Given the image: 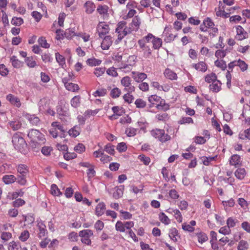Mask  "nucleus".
<instances>
[{
  "mask_svg": "<svg viewBox=\"0 0 250 250\" xmlns=\"http://www.w3.org/2000/svg\"><path fill=\"white\" fill-rule=\"evenodd\" d=\"M84 7L85 12L89 14L92 13L96 8L94 3L90 1H86L84 4Z\"/></svg>",
  "mask_w": 250,
  "mask_h": 250,
  "instance_id": "a211bd4d",
  "label": "nucleus"
},
{
  "mask_svg": "<svg viewBox=\"0 0 250 250\" xmlns=\"http://www.w3.org/2000/svg\"><path fill=\"white\" fill-rule=\"evenodd\" d=\"M98 112V111L97 110H87L85 111L83 116L79 115L78 117V119L80 120L81 119H83L82 124H84L85 120L89 118L91 116H94Z\"/></svg>",
  "mask_w": 250,
  "mask_h": 250,
  "instance_id": "ddd939ff",
  "label": "nucleus"
},
{
  "mask_svg": "<svg viewBox=\"0 0 250 250\" xmlns=\"http://www.w3.org/2000/svg\"><path fill=\"white\" fill-rule=\"evenodd\" d=\"M17 170L20 174L21 175L27 176L29 173L28 167L25 165H19Z\"/></svg>",
  "mask_w": 250,
  "mask_h": 250,
  "instance_id": "c85d7f7f",
  "label": "nucleus"
},
{
  "mask_svg": "<svg viewBox=\"0 0 250 250\" xmlns=\"http://www.w3.org/2000/svg\"><path fill=\"white\" fill-rule=\"evenodd\" d=\"M116 230L120 232H125V230L124 224L121 221H118L115 225Z\"/></svg>",
  "mask_w": 250,
  "mask_h": 250,
  "instance_id": "052dcab7",
  "label": "nucleus"
},
{
  "mask_svg": "<svg viewBox=\"0 0 250 250\" xmlns=\"http://www.w3.org/2000/svg\"><path fill=\"white\" fill-rule=\"evenodd\" d=\"M197 236L199 243L202 244L208 240L207 234L203 232H200L197 234Z\"/></svg>",
  "mask_w": 250,
  "mask_h": 250,
  "instance_id": "3c124183",
  "label": "nucleus"
},
{
  "mask_svg": "<svg viewBox=\"0 0 250 250\" xmlns=\"http://www.w3.org/2000/svg\"><path fill=\"white\" fill-rule=\"evenodd\" d=\"M126 22L122 21L117 24L115 32L118 33V40L121 41L127 34L131 33L129 27L126 26Z\"/></svg>",
  "mask_w": 250,
  "mask_h": 250,
  "instance_id": "7ed1b4c3",
  "label": "nucleus"
},
{
  "mask_svg": "<svg viewBox=\"0 0 250 250\" xmlns=\"http://www.w3.org/2000/svg\"><path fill=\"white\" fill-rule=\"evenodd\" d=\"M239 137L241 139H248L250 140V128L245 130L243 133H240Z\"/></svg>",
  "mask_w": 250,
  "mask_h": 250,
  "instance_id": "4d7b16f0",
  "label": "nucleus"
},
{
  "mask_svg": "<svg viewBox=\"0 0 250 250\" xmlns=\"http://www.w3.org/2000/svg\"><path fill=\"white\" fill-rule=\"evenodd\" d=\"M93 235V232L90 229H83L79 232V236L82 238L81 242L88 246L91 244V240L90 238Z\"/></svg>",
  "mask_w": 250,
  "mask_h": 250,
  "instance_id": "423d86ee",
  "label": "nucleus"
},
{
  "mask_svg": "<svg viewBox=\"0 0 250 250\" xmlns=\"http://www.w3.org/2000/svg\"><path fill=\"white\" fill-rule=\"evenodd\" d=\"M42 59L45 62H51L53 61V58L49 53H44L42 55Z\"/></svg>",
  "mask_w": 250,
  "mask_h": 250,
  "instance_id": "680f3d73",
  "label": "nucleus"
},
{
  "mask_svg": "<svg viewBox=\"0 0 250 250\" xmlns=\"http://www.w3.org/2000/svg\"><path fill=\"white\" fill-rule=\"evenodd\" d=\"M105 209V205L104 202H101L98 204L96 208V214L97 216L102 215Z\"/></svg>",
  "mask_w": 250,
  "mask_h": 250,
  "instance_id": "393cba45",
  "label": "nucleus"
},
{
  "mask_svg": "<svg viewBox=\"0 0 250 250\" xmlns=\"http://www.w3.org/2000/svg\"><path fill=\"white\" fill-rule=\"evenodd\" d=\"M151 134L153 137L162 143H165L171 139V137L167 133H166L164 129L157 128L153 129L151 131Z\"/></svg>",
  "mask_w": 250,
  "mask_h": 250,
  "instance_id": "39448f33",
  "label": "nucleus"
},
{
  "mask_svg": "<svg viewBox=\"0 0 250 250\" xmlns=\"http://www.w3.org/2000/svg\"><path fill=\"white\" fill-rule=\"evenodd\" d=\"M238 223L239 221L237 219L232 217L228 218L226 222L227 226L229 228L234 227Z\"/></svg>",
  "mask_w": 250,
  "mask_h": 250,
  "instance_id": "a19ab883",
  "label": "nucleus"
},
{
  "mask_svg": "<svg viewBox=\"0 0 250 250\" xmlns=\"http://www.w3.org/2000/svg\"><path fill=\"white\" fill-rule=\"evenodd\" d=\"M131 93L127 92L123 96V99L128 104L132 103L134 99L133 95H131Z\"/></svg>",
  "mask_w": 250,
  "mask_h": 250,
  "instance_id": "338daca9",
  "label": "nucleus"
},
{
  "mask_svg": "<svg viewBox=\"0 0 250 250\" xmlns=\"http://www.w3.org/2000/svg\"><path fill=\"white\" fill-rule=\"evenodd\" d=\"M81 98L80 96H74L70 101V104L74 108L78 107L81 104Z\"/></svg>",
  "mask_w": 250,
  "mask_h": 250,
  "instance_id": "2f4dec72",
  "label": "nucleus"
},
{
  "mask_svg": "<svg viewBox=\"0 0 250 250\" xmlns=\"http://www.w3.org/2000/svg\"><path fill=\"white\" fill-rule=\"evenodd\" d=\"M112 43V38L110 36H106L104 37L102 43L101 48L103 50H107Z\"/></svg>",
  "mask_w": 250,
  "mask_h": 250,
  "instance_id": "f8f14e48",
  "label": "nucleus"
},
{
  "mask_svg": "<svg viewBox=\"0 0 250 250\" xmlns=\"http://www.w3.org/2000/svg\"><path fill=\"white\" fill-rule=\"evenodd\" d=\"M55 57L56 61L59 65L62 68H64V67L66 66L65 58L58 52L55 53Z\"/></svg>",
  "mask_w": 250,
  "mask_h": 250,
  "instance_id": "bb28decb",
  "label": "nucleus"
},
{
  "mask_svg": "<svg viewBox=\"0 0 250 250\" xmlns=\"http://www.w3.org/2000/svg\"><path fill=\"white\" fill-rule=\"evenodd\" d=\"M108 8H109L107 5H100L98 6L97 11L100 15L104 16L107 14Z\"/></svg>",
  "mask_w": 250,
  "mask_h": 250,
  "instance_id": "c03bdc74",
  "label": "nucleus"
},
{
  "mask_svg": "<svg viewBox=\"0 0 250 250\" xmlns=\"http://www.w3.org/2000/svg\"><path fill=\"white\" fill-rule=\"evenodd\" d=\"M12 143L15 148L22 152L27 146V144L21 135V133L18 132L12 137Z\"/></svg>",
  "mask_w": 250,
  "mask_h": 250,
  "instance_id": "f257e3e1",
  "label": "nucleus"
},
{
  "mask_svg": "<svg viewBox=\"0 0 250 250\" xmlns=\"http://www.w3.org/2000/svg\"><path fill=\"white\" fill-rule=\"evenodd\" d=\"M40 232L38 234V237L40 238H42L46 236L47 234V230L46 229V226L43 222H39L38 224Z\"/></svg>",
  "mask_w": 250,
  "mask_h": 250,
  "instance_id": "412c9836",
  "label": "nucleus"
},
{
  "mask_svg": "<svg viewBox=\"0 0 250 250\" xmlns=\"http://www.w3.org/2000/svg\"><path fill=\"white\" fill-rule=\"evenodd\" d=\"M167 28L166 27L163 33V36L165 37L164 40L166 42H170L174 41L177 35V34L174 35L172 33H167Z\"/></svg>",
  "mask_w": 250,
  "mask_h": 250,
  "instance_id": "aec40b11",
  "label": "nucleus"
},
{
  "mask_svg": "<svg viewBox=\"0 0 250 250\" xmlns=\"http://www.w3.org/2000/svg\"><path fill=\"white\" fill-rule=\"evenodd\" d=\"M166 211L168 213H173L175 219H176V220L179 223H181L182 222V220H183L182 215L181 213L178 209H173L169 208V209H167L166 210Z\"/></svg>",
  "mask_w": 250,
  "mask_h": 250,
  "instance_id": "f3484780",
  "label": "nucleus"
},
{
  "mask_svg": "<svg viewBox=\"0 0 250 250\" xmlns=\"http://www.w3.org/2000/svg\"><path fill=\"white\" fill-rule=\"evenodd\" d=\"M121 94V90L118 87H115L111 90L110 95L112 98L116 99L119 97Z\"/></svg>",
  "mask_w": 250,
  "mask_h": 250,
  "instance_id": "49530a36",
  "label": "nucleus"
},
{
  "mask_svg": "<svg viewBox=\"0 0 250 250\" xmlns=\"http://www.w3.org/2000/svg\"><path fill=\"white\" fill-rule=\"evenodd\" d=\"M205 80L208 83H212L213 82L217 80V76L215 73H211L207 75L205 77Z\"/></svg>",
  "mask_w": 250,
  "mask_h": 250,
  "instance_id": "a18cd8bd",
  "label": "nucleus"
},
{
  "mask_svg": "<svg viewBox=\"0 0 250 250\" xmlns=\"http://www.w3.org/2000/svg\"><path fill=\"white\" fill-rule=\"evenodd\" d=\"M80 127L76 125L68 131V134L73 137H76L80 134Z\"/></svg>",
  "mask_w": 250,
  "mask_h": 250,
  "instance_id": "72a5a7b5",
  "label": "nucleus"
},
{
  "mask_svg": "<svg viewBox=\"0 0 250 250\" xmlns=\"http://www.w3.org/2000/svg\"><path fill=\"white\" fill-rule=\"evenodd\" d=\"M136 107L139 108H144L146 106V102L141 99H137L135 102Z\"/></svg>",
  "mask_w": 250,
  "mask_h": 250,
  "instance_id": "0e129e2a",
  "label": "nucleus"
},
{
  "mask_svg": "<svg viewBox=\"0 0 250 250\" xmlns=\"http://www.w3.org/2000/svg\"><path fill=\"white\" fill-rule=\"evenodd\" d=\"M221 84L220 81L217 80L209 85V89L213 92H218L221 89Z\"/></svg>",
  "mask_w": 250,
  "mask_h": 250,
  "instance_id": "dca6fc26",
  "label": "nucleus"
},
{
  "mask_svg": "<svg viewBox=\"0 0 250 250\" xmlns=\"http://www.w3.org/2000/svg\"><path fill=\"white\" fill-rule=\"evenodd\" d=\"M131 79L129 76H125L121 80V84L124 87V91L132 93L135 90V87L131 84Z\"/></svg>",
  "mask_w": 250,
  "mask_h": 250,
  "instance_id": "0eeeda50",
  "label": "nucleus"
},
{
  "mask_svg": "<svg viewBox=\"0 0 250 250\" xmlns=\"http://www.w3.org/2000/svg\"><path fill=\"white\" fill-rule=\"evenodd\" d=\"M97 30L100 38H103L109 32V25L105 22H100L97 25Z\"/></svg>",
  "mask_w": 250,
  "mask_h": 250,
  "instance_id": "1a4fd4ad",
  "label": "nucleus"
},
{
  "mask_svg": "<svg viewBox=\"0 0 250 250\" xmlns=\"http://www.w3.org/2000/svg\"><path fill=\"white\" fill-rule=\"evenodd\" d=\"M48 102L46 99L43 98L40 100L38 104L40 111L43 112L46 107H48Z\"/></svg>",
  "mask_w": 250,
  "mask_h": 250,
  "instance_id": "e433bc0d",
  "label": "nucleus"
},
{
  "mask_svg": "<svg viewBox=\"0 0 250 250\" xmlns=\"http://www.w3.org/2000/svg\"><path fill=\"white\" fill-rule=\"evenodd\" d=\"M124 188L123 185L116 187L115 191L113 194V197L116 199L122 197L124 193Z\"/></svg>",
  "mask_w": 250,
  "mask_h": 250,
  "instance_id": "4be33fe9",
  "label": "nucleus"
},
{
  "mask_svg": "<svg viewBox=\"0 0 250 250\" xmlns=\"http://www.w3.org/2000/svg\"><path fill=\"white\" fill-rule=\"evenodd\" d=\"M236 35L235 39L238 41H242L248 38V34L245 31L244 28L240 25H238L236 27Z\"/></svg>",
  "mask_w": 250,
  "mask_h": 250,
  "instance_id": "9b49d317",
  "label": "nucleus"
},
{
  "mask_svg": "<svg viewBox=\"0 0 250 250\" xmlns=\"http://www.w3.org/2000/svg\"><path fill=\"white\" fill-rule=\"evenodd\" d=\"M214 63L215 66L221 68L222 70H225L227 68L226 63L223 60H216Z\"/></svg>",
  "mask_w": 250,
  "mask_h": 250,
  "instance_id": "bf43d9fd",
  "label": "nucleus"
},
{
  "mask_svg": "<svg viewBox=\"0 0 250 250\" xmlns=\"http://www.w3.org/2000/svg\"><path fill=\"white\" fill-rule=\"evenodd\" d=\"M25 62L27 65L30 68H33L37 65V63L33 57H28L25 59Z\"/></svg>",
  "mask_w": 250,
  "mask_h": 250,
  "instance_id": "58836bf2",
  "label": "nucleus"
},
{
  "mask_svg": "<svg viewBox=\"0 0 250 250\" xmlns=\"http://www.w3.org/2000/svg\"><path fill=\"white\" fill-rule=\"evenodd\" d=\"M9 125L13 130H17L21 128V124L19 121H15L9 122Z\"/></svg>",
  "mask_w": 250,
  "mask_h": 250,
  "instance_id": "8fccbe9b",
  "label": "nucleus"
},
{
  "mask_svg": "<svg viewBox=\"0 0 250 250\" xmlns=\"http://www.w3.org/2000/svg\"><path fill=\"white\" fill-rule=\"evenodd\" d=\"M149 102L152 105L156 104L158 109H163V105H165V101L156 95H152L148 97Z\"/></svg>",
  "mask_w": 250,
  "mask_h": 250,
  "instance_id": "6e6552de",
  "label": "nucleus"
},
{
  "mask_svg": "<svg viewBox=\"0 0 250 250\" xmlns=\"http://www.w3.org/2000/svg\"><path fill=\"white\" fill-rule=\"evenodd\" d=\"M192 66L196 70L201 71L202 72H205L208 69L207 64L204 62L202 61L197 63L192 64Z\"/></svg>",
  "mask_w": 250,
  "mask_h": 250,
  "instance_id": "4468645a",
  "label": "nucleus"
},
{
  "mask_svg": "<svg viewBox=\"0 0 250 250\" xmlns=\"http://www.w3.org/2000/svg\"><path fill=\"white\" fill-rule=\"evenodd\" d=\"M138 48L137 51L144 58H148L151 55L152 50L149 46L147 45L146 42H144L143 40H138L137 42Z\"/></svg>",
  "mask_w": 250,
  "mask_h": 250,
  "instance_id": "20e7f679",
  "label": "nucleus"
},
{
  "mask_svg": "<svg viewBox=\"0 0 250 250\" xmlns=\"http://www.w3.org/2000/svg\"><path fill=\"white\" fill-rule=\"evenodd\" d=\"M164 74L167 78L171 80H176L178 78L177 74L169 68L165 69Z\"/></svg>",
  "mask_w": 250,
  "mask_h": 250,
  "instance_id": "6ab92c4d",
  "label": "nucleus"
},
{
  "mask_svg": "<svg viewBox=\"0 0 250 250\" xmlns=\"http://www.w3.org/2000/svg\"><path fill=\"white\" fill-rule=\"evenodd\" d=\"M241 159L239 155L237 154L233 155L229 160L231 165L237 166L241 164Z\"/></svg>",
  "mask_w": 250,
  "mask_h": 250,
  "instance_id": "5701e85b",
  "label": "nucleus"
},
{
  "mask_svg": "<svg viewBox=\"0 0 250 250\" xmlns=\"http://www.w3.org/2000/svg\"><path fill=\"white\" fill-rule=\"evenodd\" d=\"M28 120L31 124L35 125H37L40 122L39 118L34 115H30L28 117Z\"/></svg>",
  "mask_w": 250,
  "mask_h": 250,
  "instance_id": "774afa93",
  "label": "nucleus"
},
{
  "mask_svg": "<svg viewBox=\"0 0 250 250\" xmlns=\"http://www.w3.org/2000/svg\"><path fill=\"white\" fill-rule=\"evenodd\" d=\"M17 178L13 175H5L2 177V181L5 184H10L14 183Z\"/></svg>",
  "mask_w": 250,
  "mask_h": 250,
  "instance_id": "a878e982",
  "label": "nucleus"
},
{
  "mask_svg": "<svg viewBox=\"0 0 250 250\" xmlns=\"http://www.w3.org/2000/svg\"><path fill=\"white\" fill-rule=\"evenodd\" d=\"M137 131V129L133 127H128L126 129L125 132L128 136L132 137L136 134Z\"/></svg>",
  "mask_w": 250,
  "mask_h": 250,
  "instance_id": "13d9d810",
  "label": "nucleus"
},
{
  "mask_svg": "<svg viewBox=\"0 0 250 250\" xmlns=\"http://www.w3.org/2000/svg\"><path fill=\"white\" fill-rule=\"evenodd\" d=\"M103 150L104 151H105L107 153L110 155H114L115 152L114 146L110 144H108L104 146Z\"/></svg>",
  "mask_w": 250,
  "mask_h": 250,
  "instance_id": "603ef678",
  "label": "nucleus"
},
{
  "mask_svg": "<svg viewBox=\"0 0 250 250\" xmlns=\"http://www.w3.org/2000/svg\"><path fill=\"white\" fill-rule=\"evenodd\" d=\"M27 136L31 141L34 144L35 147H36V144L42 145L45 142L44 135L38 130L31 129L29 131Z\"/></svg>",
  "mask_w": 250,
  "mask_h": 250,
  "instance_id": "f03ea898",
  "label": "nucleus"
},
{
  "mask_svg": "<svg viewBox=\"0 0 250 250\" xmlns=\"http://www.w3.org/2000/svg\"><path fill=\"white\" fill-rule=\"evenodd\" d=\"M65 87L68 90L72 92L77 91L79 89V87L78 84L70 82L65 84Z\"/></svg>",
  "mask_w": 250,
  "mask_h": 250,
  "instance_id": "ea45409f",
  "label": "nucleus"
},
{
  "mask_svg": "<svg viewBox=\"0 0 250 250\" xmlns=\"http://www.w3.org/2000/svg\"><path fill=\"white\" fill-rule=\"evenodd\" d=\"M178 234V230L175 228H172L170 229L169 232V236L171 240L174 242H177V239L176 237Z\"/></svg>",
  "mask_w": 250,
  "mask_h": 250,
  "instance_id": "37998d69",
  "label": "nucleus"
},
{
  "mask_svg": "<svg viewBox=\"0 0 250 250\" xmlns=\"http://www.w3.org/2000/svg\"><path fill=\"white\" fill-rule=\"evenodd\" d=\"M51 193L54 196H60L62 193L55 184H52L51 186Z\"/></svg>",
  "mask_w": 250,
  "mask_h": 250,
  "instance_id": "de8ad7c7",
  "label": "nucleus"
},
{
  "mask_svg": "<svg viewBox=\"0 0 250 250\" xmlns=\"http://www.w3.org/2000/svg\"><path fill=\"white\" fill-rule=\"evenodd\" d=\"M216 15L217 17H220L224 18H227L229 17V14L226 12L224 10L221 9L220 6L218 8L215 9Z\"/></svg>",
  "mask_w": 250,
  "mask_h": 250,
  "instance_id": "7c9ffc66",
  "label": "nucleus"
},
{
  "mask_svg": "<svg viewBox=\"0 0 250 250\" xmlns=\"http://www.w3.org/2000/svg\"><path fill=\"white\" fill-rule=\"evenodd\" d=\"M237 66L239 67L242 72L246 71L248 68V65L244 61L241 59L237 60Z\"/></svg>",
  "mask_w": 250,
  "mask_h": 250,
  "instance_id": "09e8293b",
  "label": "nucleus"
},
{
  "mask_svg": "<svg viewBox=\"0 0 250 250\" xmlns=\"http://www.w3.org/2000/svg\"><path fill=\"white\" fill-rule=\"evenodd\" d=\"M87 64L90 66H96L101 63V61L95 58L88 59L86 61Z\"/></svg>",
  "mask_w": 250,
  "mask_h": 250,
  "instance_id": "5fc2aeb1",
  "label": "nucleus"
},
{
  "mask_svg": "<svg viewBox=\"0 0 250 250\" xmlns=\"http://www.w3.org/2000/svg\"><path fill=\"white\" fill-rule=\"evenodd\" d=\"M222 204L223 205L225 210H227L229 208L233 207L234 206L235 202L232 198H231L228 201H222Z\"/></svg>",
  "mask_w": 250,
  "mask_h": 250,
  "instance_id": "c9c22d12",
  "label": "nucleus"
},
{
  "mask_svg": "<svg viewBox=\"0 0 250 250\" xmlns=\"http://www.w3.org/2000/svg\"><path fill=\"white\" fill-rule=\"evenodd\" d=\"M21 247L19 243H16L14 241H12L9 243L8 246L9 250H20Z\"/></svg>",
  "mask_w": 250,
  "mask_h": 250,
  "instance_id": "6e6d98bb",
  "label": "nucleus"
},
{
  "mask_svg": "<svg viewBox=\"0 0 250 250\" xmlns=\"http://www.w3.org/2000/svg\"><path fill=\"white\" fill-rule=\"evenodd\" d=\"M203 23L207 28L210 29L214 26V22L209 18H206L203 21Z\"/></svg>",
  "mask_w": 250,
  "mask_h": 250,
  "instance_id": "69168bd1",
  "label": "nucleus"
},
{
  "mask_svg": "<svg viewBox=\"0 0 250 250\" xmlns=\"http://www.w3.org/2000/svg\"><path fill=\"white\" fill-rule=\"evenodd\" d=\"M151 42L153 44V48L154 49H159L162 45V39L156 37L151 41Z\"/></svg>",
  "mask_w": 250,
  "mask_h": 250,
  "instance_id": "473e14b6",
  "label": "nucleus"
},
{
  "mask_svg": "<svg viewBox=\"0 0 250 250\" xmlns=\"http://www.w3.org/2000/svg\"><path fill=\"white\" fill-rule=\"evenodd\" d=\"M10 62L12 66L17 68L21 67L23 64V62L19 61L15 56H13L10 58Z\"/></svg>",
  "mask_w": 250,
  "mask_h": 250,
  "instance_id": "cd10ccee",
  "label": "nucleus"
},
{
  "mask_svg": "<svg viewBox=\"0 0 250 250\" xmlns=\"http://www.w3.org/2000/svg\"><path fill=\"white\" fill-rule=\"evenodd\" d=\"M249 248V245L247 241L241 240L238 245V250H247Z\"/></svg>",
  "mask_w": 250,
  "mask_h": 250,
  "instance_id": "864d4df0",
  "label": "nucleus"
},
{
  "mask_svg": "<svg viewBox=\"0 0 250 250\" xmlns=\"http://www.w3.org/2000/svg\"><path fill=\"white\" fill-rule=\"evenodd\" d=\"M6 99L9 101L12 104L15 105L19 107L21 106V103L19 98L15 97L12 94H8L6 96Z\"/></svg>",
  "mask_w": 250,
  "mask_h": 250,
  "instance_id": "b1692460",
  "label": "nucleus"
},
{
  "mask_svg": "<svg viewBox=\"0 0 250 250\" xmlns=\"http://www.w3.org/2000/svg\"><path fill=\"white\" fill-rule=\"evenodd\" d=\"M159 219L165 225H167L170 223V220L164 212L160 213L159 214Z\"/></svg>",
  "mask_w": 250,
  "mask_h": 250,
  "instance_id": "f704fd0d",
  "label": "nucleus"
},
{
  "mask_svg": "<svg viewBox=\"0 0 250 250\" xmlns=\"http://www.w3.org/2000/svg\"><path fill=\"white\" fill-rule=\"evenodd\" d=\"M38 42L42 48H49L50 47V44L47 43L46 40L44 37L39 38L38 40Z\"/></svg>",
  "mask_w": 250,
  "mask_h": 250,
  "instance_id": "79ce46f5",
  "label": "nucleus"
},
{
  "mask_svg": "<svg viewBox=\"0 0 250 250\" xmlns=\"http://www.w3.org/2000/svg\"><path fill=\"white\" fill-rule=\"evenodd\" d=\"M23 23V20L21 18L13 17L11 21V23L16 26H20Z\"/></svg>",
  "mask_w": 250,
  "mask_h": 250,
  "instance_id": "e2e57ef3",
  "label": "nucleus"
},
{
  "mask_svg": "<svg viewBox=\"0 0 250 250\" xmlns=\"http://www.w3.org/2000/svg\"><path fill=\"white\" fill-rule=\"evenodd\" d=\"M132 73L134 80L138 83L142 82L147 78V75L145 73L132 72Z\"/></svg>",
  "mask_w": 250,
  "mask_h": 250,
  "instance_id": "2eb2a0df",
  "label": "nucleus"
},
{
  "mask_svg": "<svg viewBox=\"0 0 250 250\" xmlns=\"http://www.w3.org/2000/svg\"><path fill=\"white\" fill-rule=\"evenodd\" d=\"M64 37L68 39H71L74 36H80V34H77L75 31L73 30V29H66L64 34Z\"/></svg>",
  "mask_w": 250,
  "mask_h": 250,
  "instance_id": "4c0bfd02",
  "label": "nucleus"
},
{
  "mask_svg": "<svg viewBox=\"0 0 250 250\" xmlns=\"http://www.w3.org/2000/svg\"><path fill=\"white\" fill-rule=\"evenodd\" d=\"M141 23V18L138 16H135L131 23L129 24L128 27L131 32L132 31H137L140 28Z\"/></svg>",
  "mask_w": 250,
  "mask_h": 250,
  "instance_id": "9d476101",
  "label": "nucleus"
},
{
  "mask_svg": "<svg viewBox=\"0 0 250 250\" xmlns=\"http://www.w3.org/2000/svg\"><path fill=\"white\" fill-rule=\"evenodd\" d=\"M234 174L237 179L239 180H242L246 176V170L244 168H239L236 169Z\"/></svg>",
  "mask_w": 250,
  "mask_h": 250,
  "instance_id": "c756f323",
  "label": "nucleus"
}]
</instances>
